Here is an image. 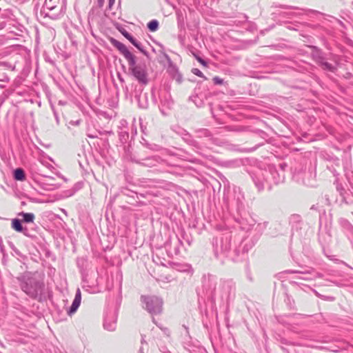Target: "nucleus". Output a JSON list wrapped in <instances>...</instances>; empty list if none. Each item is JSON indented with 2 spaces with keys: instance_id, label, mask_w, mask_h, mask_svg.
Instances as JSON below:
<instances>
[{
  "instance_id": "nucleus-1",
  "label": "nucleus",
  "mask_w": 353,
  "mask_h": 353,
  "mask_svg": "<svg viewBox=\"0 0 353 353\" xmlns=\"http://www.w3.org/2000/svg\"><path fill=\"white\" fill-rule=\"evenodd\" d=\"M112 43L127 59L130 65H134L136 63L135 57L128 50L125 45L113 39H112Z\"/></svg>"
},
{
  "instance_id": "nucleus-2",
  "label": "nucleus",
  "mask_w": 353,
  "mask_h": 353,
  "mask_svg": "<svg viewBox=\"0 0 353 353\" xmlns=\"http://www.w3.org/2000/svg\"><path fill=\"white\" fill-rule=\"evenodd\" d=\"M132 68V73L134 76L141 82L146 83V72L143 68L141 66L130 65Z\"/></svg>"
},
{
  "instance_id": "nucleus-3",
  "label": "nucleus",
  "mask_w": 353,
  "mask_h": 353,
  "mask_svg": "<svg viewBox=\"0 0 353 353\" xmlns=\"http://www.w3.org/2000/svg\"><path fill=\"white\" fill-rule=\"evenodd\" d=\"M81 293L79 288L77 289L74 299L70 307V314L74 313L81 304Z\"/></svg>"
},
{
  "instance_id": "nucleus-4",
  "label": "nucleus",
  "mask_w": 353,
  "mask_h": 353,
  "mask_svg": "<svg viewBox=\"0 0 353 353\" xmlns=\"http://www.w3.org/2000/svg\"><path fill=\"white\" fill-rule=\"evenodd\" d=\"M14 179L18 181H24L26 175L24 171L21 168H17L14 170Z\"/></svg>"
},
{
  "instance_id": "nucleus-5",
  "label": "nucleus",
  "mask_w": 353,
  "mask_h": 353,
  "mask_svg": "<svg viewBox=\"0 0 353 353\" xmlns=\"http://www.w3.org/2000/svg\"><path fill=\"white\" fill-rule=\"evenodd\" d=\"M12 227L14 230H15L17 232H22L23 230V227L21 225L20 221L17 219L12 220Z\"/></svg>"
},
{
  "instance_id": "nucleus-6",
  "label": "nucleus",
  "mask_w": 353,
  "mask_h": 353,
  "mask_svg": "<svg viewBox=\"0 0 353 353\" xmlns=\"http://www.w3.org/2000/svg\"><path fill=\"white\" fill-rule=\"evenodd\" d=\"M20 215L23 216V221L26 223H32L34 219V215L32 213H21Z\"/></svg>"
},
{
  "instance_id": "nucleus-7",
  "label": "nucleus",
  "mask_w": 353,
  "mask_h": 353,
  "mask_svg": "<svg viewBox=\"0 0 353 353\" xmlns=\"http://www.w3.org/2000/svg\"><path fill=\"white\" fill-rule=\"evenodd\" d=\"M158 25H159L158 22L156 20H153V21H150L148 23V28H149V30L150 31L154 32L157 30Z\"/></svg>"
},
{
  "instance_id": "nucleus-8",
  "label": "nucleus",
  "mask_w": 353,
  "mask_h": 353,
  "mask_svg": "<svg viewBox=\"0 0 353 353\" xmlns=\"http://www.w3.org/2000/svg\"><path fill=\"white\" fill-rule=\"evenodd\" d=\"M130 43L134 45L137 49H139L141 52H143V48H141V44L137 42L132 36H130L128 39Z\"/></svg>"
},
{
  "instance_id": "nucleus-9",
  "label": "nucleus",
  "mask_w": 353,
  "mask_h": 353,
  "mask_svg": "<svg viewBox=\"0 0 353 353\" xmlns=\"http://www.w3.org/2000/svg\"><path fill=\"white\" fill-rule=\"evenodd\" d=\"M192 72L194 74L198 76V77H204V75L203 74V72L198 68H193L192 70Z\"/></svg>"
},
{
  "instance_id": "nucleus-10",
  "label": "nucleus",
  "mask_w": 353,
  "mask_h": 353,
  "mask_svg": "<svg viewBox=\"0 0 353 353\" xmlns=\"http://www.w3.org/2000/svg\"><path fill=\"white\" fill-rule=\"evenodd\" d=\"M121 33L127 39L131 36L126 30L121 31Z\"/></svg>"
},
{
  "instance_id": "nucleus-11",
  "label": "nucleus",
  "mask_w": 353,
  "mask_h": 353,
  "mask_svg": "<svg viewBox=\"0 0 353 353\" xmlns=\"http://www.w3.org/2000/svg\"><path fill=\"white\" fill-rule=\"evenodd\" d=\"M196 59L199 63H201L202 65H205V62L200 57H197Z\"/></svg>"
},
{
  "instance_id": "nucleus-12",
  "label": "nucleus",
  "mask_w": 353,
  "mask_h": 353,
  "mask_svg": "<svg viewBox=\"0 0 353 353\" xmlns=\"http://www.w3.org/2000/svg\"><path fill=\"white\" fill-rule=\"evenodd\" d=\"M214 81L216 83H222V80H220L218 78H214Z\"/></svg>"
},
{
  "instance_id": "nucleus-13",
  "label": "nucleus",
  "mask_w": 353,
  "mask_h": 353,
  "mask_svg": "<svg viewBox=\"0 0 353 353\" xmlns=\"http://www.w3.org/2000/svg\"><path fill=\"white\" fill-rule=\"evenodd\" d=\"M99 1H101V0H99Z\"/></svg>"
}]
</instances>
